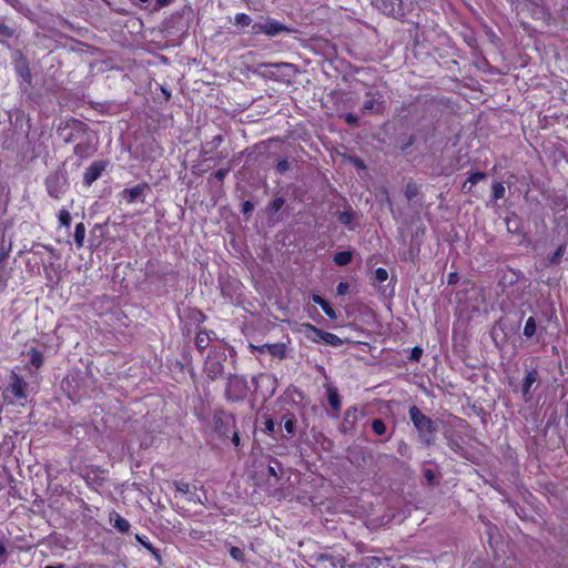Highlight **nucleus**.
Here are the masks:
<instances>
[{"label": "nucleus", "mask_w": 568, "mask_h": 568, "mask_svg": "<svg viewBox=\"0 0 568 568\" xmlns=\"http://www.w3.org/2000/svg\"><path fill=\"white\" fill-rule=\"evenodd\" d=\"M408 415L418 433L419 440L427 446L434 444L437 432L436 422L425 415L416 405L409 407Z\"/></svg>", "instance_id": "obj_1"}, {"label": "nucleus", "mask_w": 568, "mask_h": 568, "mask_svg": "<svg viewBox=\"0 0 568 568\" xmlns=\"http://www.w3.org/2000/svg\"><path fill=\"white\" fill-rule=\"evenodd\" d=\"M236 427V417L233 413L223 407L214 408L210 428L221 442L227 443L231 432Z\"/></svg>", "instance_id": "obj_2"}, {"label": "nucleus", "mask_w": 568, "mask_h": 568, "mask_svg": "<svg viewBox=\"0 0 568 568\" xmlns=\"http://www.w3.org/2000/svg\"><path fill=\"white\" fill-rule=\"evenodd\" d=\"M2 397L7 404L24 406L28 400V383L12 372L8 385L2 390Z\"/></svg>", "instance_id": "obj_3"}, {"label": "nucleus", "mask_w": 568, "mask_h": 568, "mask_svg": "<svg viewBox=\"0 0 568 568\" xmlns=\"http://www.w3.org/2000/svg\"><path fill=\"white\" fill-rule=\"evenodd\" d=\"M247 381L239 375H231L225 386V399L230 403L242 402L248 393Z\"/></svg>", "instance_id": "obj_4"}, {"label": "nucleus", "mask_w": 568, "mask_h": 568, "mask_svg": "<svg viewBox=\"0 0 568 568\" xmlns=\"http://www.w3.org/2000/svg\"><path fill=\"white\" fill-rule=\"evenodd\" d=\"M385 111V100L379 91H367L362 106V113L381 115Z\"/></svg>", "instance_id": "obj_5"}, {"label": "nucleus", "mask_w": 568, "mask_h": 568, "mask_svg": "<svg viewBox=\"0 0 568 568\" xmlns=\"http://www.w3.org/2000/svg\"><path fill=\"white\" fill-rule=\"evenodd\" d=\"M361 416H363V412L359 410L356 405L347 407L344 412L343 420L339 425V430L343 434L355 432Z\"/></svg>", "instance_id": "obj_6"}, {"label": "nucleus", "mask_w": 568, "mask_h": 568, "mask_svg": "<svg viewBox=\"0 0 568 568\" xmlns=\"http://www.w3.org/2000/svg\"><path fill=\"white\" fill-rule=\"evenodd\" d=\"M372 4L386 16L394 18L404 16L402 0H372Z\"/></svg>", "instance_id": "obj_7"}, {"label": "nucleus", "mask_w": 568, "mask_h": 568, "mask_svg": "<svg viewBox=\"0 0 568 568\" xmlns=\"http://www.w3.org/2000/svg\"><path fill=\"white\" fill-rule=\"evenodd\" d=\"M108 166V161H93L83 173V185L90 187L104 172Z\"/></svg>", "instance_id": "obj_8"}, {"label": "nucleus", "mask_w": 568, "mask_h": 568, "mask_svg": "<svg viewBox=\"0 0 568 568\" xmlns=\"http://www.w3.org/2000/svg\"><path fill=\"white\" fill-rule=\"evenodd\" d=\"M150 190V185L146 182L139 183L130 189H124L120 193V197L126 203L132 204L140 200L142 203H144L143 195L146 191Z\"/></svg>", "instance_id": "obj_9"}, {"label": "nucleus", "mask_w": 568, "mask_h": 568, "mask_svg": "<svg viewBox=\"0 0 568 568\" xmlns=\"http://www.w3.org/2000/svg\"><path fill=\"white\" fill-rule=\"evenodd\" d=\"M538 379H539V373H538L537 368L529 369L526 373L525 377L523 378L521 384H520V393H521L523 399L526 403L531 400V398H532L531 388H532L534 384L537 383Z\"/></svg>", "instance_id": "obj_10"}, {"label": "nucleus", "mask_w": 568, "mask_h": 568, "mask_svg": "<svg viewBox=\"0 0 568 568\" xmlns=\"http://www.w3.org/2000/svg\"><path fill=\"white\" fill-rule=\"evenodd\" d=\"M324 387L326 389L328 405L334 412L333 417H337L342 408V398L338 388L329 381L325 382Z\"/></svg>", "instance_id": "obj_11"}, {"label": "nucleus", "mask_w": 568, "mask_h": 568, "mask_svg": "<svg viewBox=\"0 0 568 568\" xmlns=\"http://www.w3.org/2000/svg\"><path fill=\"white\" fill-rule=\"evenodd\" d=\"M204 372L210 379L215 381L223 375L224 365L220 359L207 357L204 363Z\"/></svg>", "instance_id": "obj_12"}, {"label": "nucleus", "mask_w": 568, "mask_h": 568, "mask_svg": "<svg viewBox=\"0 0 568 568\" xmlns=\"http://www.w3.org/2000/svg\"><path fill=\"white\" fill-rule=\"evenodd\" d=\"M223 141H224L223 135L216 134L212 138L211 141H206L205 143H202L201 150H200V155H201L202 160L204 162H206L207 160H213L214 158L209 156V154H211V152H213L214 150H217Z\"/></svg>", "instance_id": "obj_13"}, {"label": "nucleus", "mask_w": 568, "mask_h": 568, "mask_svg": "<svg viewBox=\"0 0 568 568\" xmlns=\"http://www.w3.org/2000/svg\"><path fill=\"white\" fill-rule=\"evenodd\" d=\"M282 464H276L277 468L273 467L271 464H253V467L256 468V471H260L262 475L268 476V483H271V477L274 478V484L280 480V477L283 474Z\"/></svg>", "instance_id": "obj_14"}, {"label": "nucleus", "mask_w": 568, "mask_h": 568, "mask_svg": "<svg viewBox=\"0 0 568 568\" xmlns=\"http://www.w3.org/2000/svg\"><path fill=\"white\" fill-rule=\"evenodd\" d=\"M258 30L266 36L274 37V36L280 34L283 31H287L288 29L283 23H281L276 20L270 19L265 23L261 24L258 27Z\"/></svg>", "instance_id": "obj_15"}, {"label": "nucleus", "mask_w": 568, "mask_h": 568, "mask_svg": "<svg viewBox=\"0 0 568 568\" xmlns=\"http://www.w3.org/2000/svg\"><path fill=\"white\" fill-rule=\"evenodd\" d=\"M97 152V146L91 141H81L73 148V153L80 159L84 160L92 156Z\"/></svg>", "instance_id": "obj_16"}, {"label": "nucleus", "mask_w": 568, "mask_h": 568, "mask_svg": "<svg viewBox=\"0 0 568 568\" xmlns=\"http://www.w3.org/2000/svg\"><path fill=\"white\" fill-rule=\"evenodd\" d=\"M300 331L314 343H322L324 331L311 323H302Z\"/></svg>", "instance_id": "obj_17"}, {"label": "nucleus", "mask_w": 568, "mask_h": 568, "mask_svg": "<svg viewBox=\"0 0 568 568\" xmlns=\"http://www.w3.org/2000/svg\"><path fill=\"white\" fill-rule=\"evenodd\" d=\"M110 523L121 534H126L131 527L130 523L116 511L110 513Z\"/></svg>", "instance_id": "obj_18"}, {"label": "nucleus", "mask_w": 568, "mask_h": 568, "mask_svg": "<svg viewBox=\"0 0 568 568\" xmlns=\"http://www.w3.org/2000/svg\"><path fill=\"white\" fill-rule=\"evenodd\" d=\"M312 301L323 310V312L326 314V316L328 318H331V320L337 318V314H336L335 310L331 306V304L324 297H322L318 294H313Z\"/></svg>", "instance_id": "obj_19"}, {"label": "nucleus", "mask_w": 568, "mask_h": 568, "mask_svg": "<svg viewBox=\"0 0 568 568\" xmlns=\"http://www.w3.org/2000/svg\"><path fill=\"white\" fill-rule=\"evenodd\" d=\"M210 334H214L213 332H209L206 329H199L195 336V347L196 349L203 354L211 342Z\"/></svg>", "instance_id": "obj_20"}, {"label": "nucleus", "mask_w": 568, "mask_h": 568, "mask_svg": "<svg viewBox=\"0 0 568 568\" xmlns=\"http://www.w3.org/2000/svg\"><path fill=\"white\" fill-rule=\"evenodd\" d=\"M16 73L18 78L24 83L26 85H30L32 82V74L31 70L29 68L28 62L23 61L21 63H18L16 65Z\"/></svg>", "instance_id": "obj_21"}, {"label": "nucleus", "mask_w": 568, "mask_h": 568, "mask_svg": "<svg viewBox=\"0 0 568 568\" xmlns=\"http://www.w3.org/2000/svg\"><path fill=\"white\" fill-rule=\"evenodd\" d=\"M317 560L318 561H328L329 565L333 567V568H344L345 565H346V559L344 556L342 555H338V556H333L331 554H320L317 556Z\"/></svg>", "instance_id": "obj_22"}, {"label": "nucleus", "mask_w": 568, "mask_h": 568, "mask_svg": "<svg viewBox=\"0 0 568 568\" xmlns=\"http://www.w3.org/2000/svg\"><path fill=\"white\" fill-rule=\"evenodd\" d=\"M267 353L274 357L283 359L287 355V348L284 343L268 344Z\"/></svg>", "instance_id": "obj_23"}, {"label": "nucleus", "mask_w": 568, "mask_h": 568, "mask_svg": "<svg viewBox=\"0 0 568 568\" xmlns=\"http://www.w3.org/2000/svg\"><path fill=\"white\" fill-rule=\"evenodd\" d=\"M85 232H87V229H85L84 223L80 222L75 225L73 237H74L75 246L79 250L84 246Z\"/></svg>", "instance_id": "obj_24"}, {"label": "nucleus", "mask_w": 568, "mask_h": 568, "mask_svg": "<svg viewBox=\"0 0 568 568\" xmlns=\"http://www.w3.org/2000/svg\"><path fill=\"white\" fill-rule=\"evenodd\" d=\"M352 260H353L352 251H341L333 255V262L337 266H346L352 262Z\"/></svg>", "instance_id": "obj_25"}, {"label": "nucleus", "mask_w": 568, "mask_h": 568, "mask_svg": "<svg viewBox=\"0 0 568 568\" xmlns=\"http://www.w3.org/2000/svg\"><path fill=\"white\" fill-rule=\"evenodd\" d=\"M282 422L284 424V429L287 433V435H294L295 428H296V417L293 413H286L282 417Z\"/></svg>", "instance_id": "obj_26"}, {"label": "nucleus", "mask_w": 568, "mask_h": 568, "mask_svg": "<svg viewBox=\"0 0 568 568\" xmlns=\"http://www.w3.org/2000/svg\"><path fill=\"white\" fill-rule=\"evenodd\" d=\"M567 248L566 243L560 244L556 251L548 256V264L549 265H558L561 263L562 255L565 254Z\"/></svg>", "instance_id": "obj_27"}, {"label": "nucleus", "mask_w": 568, "mask_h": 568, "mask_svg": "<svg viewBox=\"0 0 568 568\" xmlns=\"http://www.w3.org/2000/svg\"><path fill=\"white\" fill-rule=\"evenodd\" d=\"M29 357L31 365L36 368H40L44 363L43 354L36 348L30 349Z\"/></svg>", "instance_id": "obj_28"}, {"label": "nucleus", "mask_w": 568, "mask_h": 568, "mask_svg": "<svg viewBox=\"0 0 568 568\" xmlns=\"http://www.w3.org/2000/svg\"><path fill=\"white\" fill-rule=\"evenodd\" d=\"M536 329H537L536 320L534 316H529L524 326V331H523L524 336H526L527 338L532 337L536 333Z\"/></svg>", "instance_id": "obj_29"}, {"label": "nucleus", "mask_w": 568, "mask_h": 568, "mask_svg": "<svg viewBox=\"0 0 568 568\" xmlns=\"http://www.w3.org/2000/svg\"><path fill=\"white\" fill-rule=\"evenodd\" d=\"M322 343L331 346H341L343 341L336 334L324 331Z\"/></svg>", "instance_id": "obj_30"}, {"label": "nucleus", "mask_w": 568, "mask_h": 568, "mask_svg": "<svg viewBox=\"0 0 568 568\" xmlns=\"http://www.w3.org/2000/svg\"><path fill=\"white\" fill-rule=\"evenodd\" d=\"M135 539H136V540H138V541H139V542L144 547V548H146L149 551H151V552H152V555L155 557V559H156L158 561H160V560H161L160 550H159L158 548L153 547V546H152V544H151V542H149V541L146 540V538H145V537H142V536H140V535H135Z\"/></svg>", "instance_id": "obj_31"}, {"label": "nucleus", "mask_w": 568, "mask_h": 568, "mask_svg": "<svg viewBox=\"0 0 568 568\" xmlns=\"http://www.w3.org/2000/svg\"><path fill=\"white\" fill-rule=\"evenodd\" d=\"M371 426H372L373 433L377 436H383L387 432V426H386L385 422L381 418L373 419Z\"/></svg>", "instance_id": "obj_32"}, {"label": "nucleus", "mask_w": 568, "mask_h": 568, "mask_svg": "<svg viewBox=\"0 0 568 568\" xmlns=\"http://www.w3.org/2000/svg\"><path fill=\"white\" fill-rule=\"evenodd\" d=\"M354 216H355V212L353 211L352 207H348L338 213L337 220L339 223H342L344 225H348L353 222Z\"/></svg>", "instance_id": "obj_33"}, {"label": "nucleus", "mask_w": 568, "mask_h": 568, "mask_svg": "<svg viewBox=\"0 0 568 568\" xmlns=\"http://www.w3.org/2000/svg\"><path fill=\"white\" fill-rule=\"evenodd\" d=\"M58 220H59L60 226L69 229L71 225L72 217H71L70 212L63 207L58 213Z\"/></svg>", "instance_id": "obj_34"}, {"label": "nucleus", "mask_w": 568, "mask_h": 568, "mask_svg": "<svg viewBox=\"0 0 568 568\" xmlns=\"http://www.w3.org/2000/svg\"><path fill=\"white\" fill-rule=\"evenodd\" d=\"M505 186L501 182H494L491 186V199L498 201L505 196Z\"/></svg>", "instance_id": "obj_35"}, {"label": "nucleus", "mask_w": 568, "mask_h": 568, "mask_svg": "<svg viewBox=\"0 0 568 568\" xmlns=\"http://www.w3.org/2000/svg\"><path fill=\"white\" fill-rule=\"evenodd\" d=\"M251 22H252V19L247 13L240 12V13H236L234 17V23L242 28L248 27L251 24Z\"/></svg>", "instance_id": "obj_36"}, {"label": "nucleus", "mask_w": 568, "mask_h": 568, "mask_svg": "<svg viewBox=\"0 0 568 568\" xmlns=\"http://www.w3.org/2000/svg\"><path fill=\"white\" fill-rule=\"evenodd\" d=\"M229 440L233 445V447L236 452H240L242 449L241 436H240V432H239L237 427L234 428L233 432H231V435H230L227 442Z\"/></svg>", "instance_id": "obj_37"}, {"label": "nucleus", "mask_w": 568, "mask_h": 568, "mask_svg": "<svg viewBox=\"0 0 568 568\" xmlns=\"http://www.w3.org/2000/svg\"><path fill=\"white\" fill-rule=\"evenodd\" d=\"M373 284L375 283H384L385 281L388 280V272L386 268L384 267H377L374 272V276H373Z\"/></svg>", "instance_id": "obj_38"}, {"label": "nucleus", "mask_w": 568, "mask_h": 568, "mask_svg": "<svg viewBox=\"0 0 568 568\" xmlns=\"http://www.w3.org/2000/svg\"><path fill=\"white\" fill-rule=\"evenodd\" d=\"M14 36V30L8 27L4 22L0 21V42L11 39Z\"/></svg>", "instance_id": "obj_39"}, {"label": "nucleus", "mask_w": 568, "mask_h": 568, "mask_svg": "<svg viewBox=\"0 0 568 568\" xmlns=\"http://www.w3.org/2000/svg\"><path fill=\"white\" fill-rule=\"evenodd\" d=\"M418 194V186L414 182H408L405 186V196L408 201H412Z\"/></svg>", "instance_id": "obj_40"}, {"label": "nucleus", "mask_w": 568, "mask_h": 568, "mask_svg": "<svg viewBox=\"0 0 568 568\" xmlns=\"http://www.w3.org/2000/svg\"><path fill=\"white\" fill-rule=\"evenodd\" d=\"M485 179H487V174L485 172L476 171L469 173L467 182L473 186Z\"/></svg>", "instance_id": "obj_41"}, {"label": "nucleus", "mask_w": 568, "mask_h": 568, "mask_svg": "<svg viewBox=\"0 0 568 568\" xmlns=\"http://www.w3.org/2000/svg\"><path fill=\"white\" fill-rule=\"evenodd\" d=\"M231 171V164L229 163L225 168L219 169L215 171L212 176L217 180V182L223 183L224 179Z\"/></svg>", "instance_id": "obj_42"}, {"label": "nucleus", "mask_w": 568, "mask_h": 568, "mask_svg": "<svg viewBox=\"0 0 568 568\" xmlns=\"http://www.w3.org/2000/svg\"><path fill=\"white\" fill-rule=\"evenodd\" d=\"M230 555L233 559H235L236 561H240V562L244 561V559H245L243 549L235 547V546L231 547Z\"/></svg>", "instance_id": "obj_43"}, {"label": "nucleus", "mask_w": 568, "mask_h": 568, "mask_svg": "<svg viewBox=\"0 0 568 568\" xmlns=\"http://www.w3.org/2000/svg\"><path fill=\"white\" fill-rule=\"evenodd\" d=\"M344 121L352 128H357L359 126V120H358V116L354 113H346L344 115Z\"/></svg>", "instance_id": "obj_44"}, {"label": "nucleus", "mask_w": 568, "mask_h": 568, "mask_svg": "<svg viewBox=\"0 0 568 568\" xmlns=\"http://www.w3.org/2000/svg\"><path fill=\"white\" fill-rule=\"evenodd\" d=\"M423 348L420 346H414L412 349H410V355H409V361H413V362H419L422 356H423Z\"/></svg>", "instance_id": "obj_45"}, {"label": "nucleus", "mask_w": 568, "mask_h": 568, "mask_svg": "<svg viewBox=\"0 0 568 568\" xmlns=\"http://www.w3.org/2000/svg\"><path fill=\"white\" fill-rule=\"evenodd\" d=\"M284 203H285V201H284L283 197H275L270 203V211L273 212V213L278 212L283 207Z\"/></svg>", "instance_id": "obj_46"}, {"label": "nucleus", "mask_w": 568, "mask_h": 568, "mask_svg": "<svg viewBox=\"0 0 568 568\" xmlns=\"http://www.w3.org/2000/svg\"><path fill=\"white\" fill-rule=\"evenodd\" d=\"M275 169L278 174H281V175L284 174L290 169V163H288L287 159L278 160Z\"/></svg>", "instance_id": "obj_47"}, {"label": "nucleus", "mask_w": 568, "mask_h": 568, "mask_svg": "<svg viewBox=\"0 0 568 568\" xmlns=\"http://www.w3.org/2000/svg\"><path fill=\"white\" fill-rule=\"evenodd\" d=\"M424 477H425V480L426 483L429 485V486H435L437 485L438 483L436 481V474L434 473V470L432 469H426L425 473H424Z\"/></svg>", "instance_id": "obj_48"}, {"label": "nucleus", "mask_w": 568, "mask_h": 568, "mask_svg": "<svg viewBox=\"0 0 568 568\" xmlns=\"http://www.w3.org/2000/svg\"><path fill=\"white\" fill-rule=\"evenodd\" d=\"M13 447H14V444H13V442H12V440H10V439H3V442L0 444V459H1V458H3V459H6V458H7V457H4V456L2 455V452H3V450H12V449H13Z\"/></svg>", "instance_id": "obj_49"}, {"label": "nucleus", "mask_w": 568, "mask_h": 568, "mask_svg": "<svg viewBox=\"0 0 568 568\" xmlns=\"http://www.w3.org/2000/svg\"><path fill=\"white\" fill-rule=\"evenodd\" d=\"M264 433L268 434V435H273L274 432H275V422L273 420V418H267L264 423Z\"/></svg>", "instance_id": "obj_50"}, {"label": "nucleus", "mask_w": 568, "mask_h": 568, "mask_svg": "<svg viewBox=\"0 0 568 568\" xmlns=\"http://www.w3.org/2000/svg\"><path fill=\"white\" fill-rule=\"evenodd\" d=\"M209 156H213V160H207L206 162L211 161L214 164L219 163L221 160L225 159L227 156V153L219 152L217 150H214L209 154Z\"/></svg>", "instance_id": "obj_51"}, {"label": "nucleus", "mask_w": 568, "mask_h": 568, "mask_svg": "<svg viewBox=\"0 0 568 568\" xmlns=\"http://www.w3.org/2000/svg\"><path fill=\"white\" fill-rule=\"evenodd\" d=\"M174 486L180 493L187 494L190 491V485L185 481H174Z\"/></svg>", "instance_id": "obj_52"}, {"label": "nucleus", "mask_w": 568, "mask_h": 568, "mask_svg": "<svg viewBox=\"0 0 568 568\" xmlns=\"http://www.w3.org/2000/svg\"><path fill=\"white\" fill-rule=\"evenodd\" d=\"M349 290V284L347 282H339L336 286V293L338 295H345Z\"/></svg>", "instance_id": "obj_53"}, {"label": "nucleus", "mask_w": 568, "mask_h": 568, "mask_svg": "<svg viewBox=\"0 0 568 568\" xmlns=\"http://www.w3.org/2000/svg\"><path fill=\"white\" fill-rule=\"evenodd\" d=\"M47 190L51 197L59 199V191L57 190V187L52 186V182L50 180L47 181Z\"/></svg>", "instance_id": "obj_54"}, {"label": "nucleus", "mask_w": 568, "mask_h": 568, "mask_svg": "<svg viewBox=\"0 0 568 568\" xmlns=\"http://www.w3.org/2000/svg\"><path fill=\"white\" fill-rule=\"evenodd\" d=\"M459 281V275L457 272H450L447 276V284L448 285H456Z\"/></svg>", "instance_id": "obj_55"}, {"label": "nucleus", "mask_w": 568, "mask_h": 568, "mask_svg": "<svg viewBox=\"0 0 568 568\" xmlns=\"http://www.w3.org/2000/svg\"><path fill=\"white\" fill-rule=\"evenodd\" d=\"M254 210V203L252 201H245L242 204V213L250 214Z\"/></svg>", "instance_id": "obj_56"}, {"label": "nucleus", "mask_w": 568, "mask_h": 568, "mask_svg": "<svg viewBox=\"0 0 568 568\" xmlns=\"http://www.w3.org/2000/svg\"><path fill=\"white\" fill-rule=\"evenodd\" d=\"M415 142V136L410 135L409 139L403 144L402 150L405 151L410 148Z\"/></svg>", "instance_id": "obj_57"}, {"label": "nucleus", "mask_w": 568, "mask_h": 568, "mask_svg": "<svg viewBox=\"0 0 568 568\" xmlns=\"http://www.w3.org/2000/svg\"><path fill=\"white\" fill-rule=\"evenodd\" d=\"M251 347L254 348L256 352L263 354V353L267 352L268 344H263V345H260V346L251 345Z\"/></svg>", "instance_id": "obj_58"}, {"label": "nucleus", "mask_w": 568, "mask_h": 568, "mask_svg": "<svg viewBox=\"0 0 568 568\" xmlns=\"http://www.w3.org/2000/svg\"><path fill=\"white\" fill-rule=\"evenodd\" d=\"M6 547L2 542H0V564L4 562Z\"/></svg>", "instance_id": "obj_59"}, {"label": "nucleus", "mask_w": 568, "mask_h": 568, "mask_svg": "<svg viewBox=\"0 0 568 568\" xmlns=\"http://www.w3.org/2000/svg\"><path fill=\"white\" fill-rule=\"evenodd\" d=\"M467 184H468V182H467V181H465V182L463 183V185H462V191H463L464 193L469 194V193H471V185H469V186H468Z\"/></svg>", "instance_id": "obj_60"}, {"label": "nucleus", "mask_w": 568, "mask_h": 568, "mask_svg": "<svg viewBox=\"0 0 568 568\" xmlns=\"http://www.w3.org/2000/svg\"><path fill=\"white\" fill-rule=\"evenodd\" d=\"M9 250H3L0 252V263H2L8 256Z\"/></svg>", "instance_id": "obj_61"}, {"label": "nucleus", "mask_w": 568, "mask_h": 568, "mask_svg": "<svg viewBox=\"0 0 568 568\" xmlns=\"http://www.w3.org/2000/svg\"><path fill=\"white\" fill-rule=\"evenodd\" d=\"M172 0H156V4L160 8L168 6Z\"/></svg>", "instance_id": "obj_62"}, {"label": "nucleus", "mask_w": 568, "mask_h": 568, "mask_svg": "<svg viewBox=\"0 0 568 568\" xmlns=\"http://www.w3.org/2000/svg\"><path fill=\"white\" fill-rule=\"evenodd\" d=\"M162 92L165 95V100H169L171 98V92L170 91H168L165 89H162Z\"/></svg>", "instance_id": "obj_63"}, {"label": "nucleus", "mask_w": 568, "mask_h": 568, "mask_svg": "<svg viewBox=\"0 0 568 568\" xmlns=\"http://www.w3.org/2000/svg\"><path fill=\"white\" fill-rule=\"evenodd\" d=\"M65 566L63 564H59L57 566H45L44 568H64Z\"/></svg>", "instance_id": "obj_64"}]
</instances>
